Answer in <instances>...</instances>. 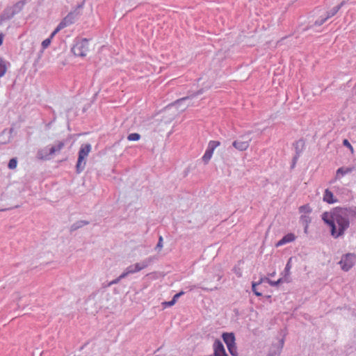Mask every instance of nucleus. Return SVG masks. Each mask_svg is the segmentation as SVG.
I'll return each mask as SVG.
<instances>
[{
    "instance_id": "obj_1",
    "label": "nucleus",
    "mask_w": 356,
    "mask_h": 356,
    "mask_svg": "<svg viewBox=\"0 0 356 356\" xmlns=\"http://www.w3.org/2000/svg\"><path fill=\"white\" fill-rule=\"evenodd\" d=\"M90 151L91 145L90 144H84L81 145L79 152V157L76 165L77 173H81L84 170L86 164V159Z\"/></svg>"
},
{
    "instance_id": "obj_2",
    "label": "nucleus",
    "mask_w": 356,
    "mask_h": 356,
    "mask_svg": "<svg viewBox=\"0 0 356 356\" xmlns=\"http://www.w3.org/2000/svg\"><path fill=\"white\" fill-rule=\"evenodd\" d=\"M89 50L88 40L86 38L76 42L72 48V51L76 56L84 57Z\"/></svg>"
},
{
    "instance_id": "obj_3",
    "label": "nucleus",
    "mask_w": 356,
    "mask_h": 356,
    "mask_svg": "<svg viewBox=\"0 0 356 356\" xmlns=\"http://www.w3.org/2000/svg\"><path fill=\"white\" fill-rule=\"evenodd\" d=\"M24 3L22 2H17L13 6L6 8L0 16L4 21L8 20L19 13L22 9Z\"/></svg>"
},
{
    "instance_id": "obj_4",
    "label": "nucleus",
    "mask_w": 356,
    "mask_h": 356,
    "mask_svg": "<svg viewBox=\"0 0 356 356\" xmlns=\"http://www.w3.org/2000/svg\"><path fill=\"white\" fill-rule=\"evenodd\" d=\"M252 138L248 134H245L240 136L238 139L232 143V146L238 151H245L249 146Z\"/></svg>"
},
{
    "instance_id": "obj_5",
    "label": "nucleus",
    "mask_w": 356,
    "mask_h": 356,
    "mask_svg": "<svg viewBox=\"0 0 356 356\" xmlns=\"http://www.w3.org/2000/svg\"><path fill=\"white\" fill-rule=\"evenodd\" d=\"M76 19V14L74 13H69L57 26L55 30L51 33V37H54L58 31L65 27L73 24Z\"/></svg>"
},
{
    "instance_id": "obj_6",
    "label": "nucleus",
    "mask_w": 356,
    "mask_h": 356,
    "mask_svg": "<svg viewBox=\"0 0 356 356\" xmlns=\"http://www.w3.org/2000/svg\"><path fill=\"white\" fill-rule=\"evenodd\" d=\"M355 261L356 257L354 254H347L342 257L339 261V264L342 270L348 271L353 267Z\"/></svg>"
},
{
    "instance_id": "obj_7",
    "label": "nucleus",
    "mask_w": 356,
    "mask_h": 356,
    "mask_svg": "<svg viewBox=\"0 0 356 356\" xmlns=\"http://www.w3.org/2000/svg\"><path fill=\"white\" fill-rule=\"evenodd\" d=\"M220 145V143L219 141H217V140L209 141V143L208 144L207 149L202 158L204 164H207L209 162L210 159L212 157L213 151Z\"/></svg>"
},
{
    "instance_id": "obj_8",
    "label": "nucleus",
    "mask_w": 356,
    "mask_h": 356,
    "mask_svg": "<svg viewBox=\"0 0 356 356\" xmlns=\"http://www.w3.org/2000/svg\"><path fill=\"white\" fill-rule=\"evenodd\" d=\"M147 266L148 264L146 261H143L142 263H137L135 265L129 266L126 268L125 271L120 276V278H124L129 274L139 272L141 270L145 268Z\"/></svg>"
},
{
    "instance_id": "obj_9",
    "label": "nucleus",
    "mask_w": 356,
    "mask_h": 356,
    "mask_svg": "<svg viewBox=\"0 0 356 356\" xmlns=\"http://www.w3.org/2000/svg\"><path fill=\"white\" fill-rule=\"evenodd\" d=\"M344 208H335L332 210V221L334 222H348Z\"/></svg>"
},
{
    "instance_id": "obj_10",
    "label": "nucleus",
    "mask_w": 356,
    "mask_h": 356,
    "mask_svg": "<svg viewBox=\"0 0 356 356\" xmlns=\"http://www.w3.org/2000/svg\"><path fill=\"white\" fill-rule=\"evenodd\" d=\"M330 228L331 234L337 238L341 236L349 224H328Z\"/></svg>"
},
{
    "instance_id": "obj_11",
    "label": "nucleus",
    "mask_w": 356,
    "mask_h": 356,
    "mask_svg": "<svg viewBox=\"0 0 356 356\" xmlns=\"http://www.w3.org/2000/svg\"><path fill=\"white\" fill-rule=\"evenodd\" d=\"M204 92V90L203 89H200L199 90L197 93L195 94H193L190 96H187V97H183V98H181L178 100H177L172 106H169L168 107V109H170L172 107H174V106H176L177 108H180L181 111H184L186 107L184 108H181V105L184 103L186 101H188L190 99L198 95H200V94H202Z\"/></svg>"
},
{
    "instance_id": "obj_12",
    "label": "nucleus",
    "mask_w": 356,
    "mask_h": 356,
    "mask_svg": "<svg viewBox=\"0 0 356 356\" xmlns=\"http://www.w3.org/2000/svg\"><path fill=\"white\" fill-rule=\"evenodd\" d=\"M214 356H227L224 346L220 341H216L213 344Z\"/></svg>"
},
{
    "instance_id": "obj_13",
    "label": "nucleus",
    "mask_w": 356,
    "mask_h": 356,
    "mask_svg": "<svg viewBox=\"0 0 356 356\" xmlns=\"http://www.w3.org/2000/svg\"><path fill=\"white\" fill-rule=\"evenodd\" d=\"M296 236L293 234H287L281 240L276 243V247L284 245L286 243L293 242L296 239Z\"/></svg>"
},
{
    "instance_id": "obj_14",
    "label": "nucleus",
    "mask_w": 356,
    "mask_h": 356,
    "mask_svg": "<svg viewBox=\"0 0 356 356\" xmlns=\"http://www.w3.org/2000/svg\"><path fill=\"white\" fill-rule=\"evenodd\" d=\"M222 339L227 346H230L235 343V337L233 333H224L222 334Z\"/></svg>"
},
{
    "instance_id": "obj_15",
    "label": "nucleus",
    "mask_w": 356,
    "mask_h": 356,
    "mask_svg": "<svg viewBox=\"0 0 356 356\" xmlns=\"http://www.w3.org/2000/svg\"><path fill=\"white\" fill-rule=\"evenodd\" d=\"M346 211V216L347 217V222H349L350 220H356V207L355 208H344Z\"/></svg>"
},
{
    "instance_id": "obj_16",
    "label": "nucleus",
    "mask_w": 356,
    "mask_h": 356,
    "mask_svg": "<svg viewBox=\"0 0 356 356\" xmlns=\"http://www.w3.org/2000/svg\"><path fill=\"white\" fill-rule=\"evenodd\" d=\"M64 145H65V144L63 142H61V141L58 142L56 143V145L49 148V154H51V156L57 152H59L63 149Z\"/></svg>"
},
{
    "instance_id": "obj_17",
    "label": "nucleus",
    "mask_w": 356,
    "mask_h": 356,
    "mask_svg": "<svg viewBox=\"0 0 356 356\" xmlns=\"http://www.w3.org/2000/svg\"><path fill=\"white\" fill-rule=\"evenodd\" d=\"M344 5V1H342L339 5L332 8L330 11L327 12L325 17H327V19L334 15H335L341 8Z\"/></svg>"
},
{
    "instance_id": "obj_18",
    "label": "nucleus",
    "mask_w": 356,
    "mask_h": 356,
    "mask_svg": "<svg viewBox=\"0 0 356 356\" xmlns=\"http://www.w3.org/2000/svg\"><path fill=\"white\" fill-rule=\"evenodd\" d=\"M49 156H51V154H49L48 147H44V149H40L37 154V156L40 159H49Z\"/></svg>"
},
{
    "instance_id": "obj_19",
    "label": "nucleus",
    "mask_w": 356,
    "mask_h": 356,
    "mask_svg": "<svg viewBox=\"0 0 356 356\" xmlns=\"http://www.w3.org/2000/svg\"><path fill=\"white\" fill-rule=\"evenodd\" d=\"M323 200L327 202V203L334 202V200H333V194L328 189H326L325 191V194L323 195Z\"/></svg>"
},
{
    "instance_id": "obj_20",
    "label": "nucleus",
    "mask_w": 356,
    "mask_h": 356,
    "mask_svg": "<svg viewBox=\"0 0 356 356\" xmlns=\"http://www.w3.org/2000/svg\"><path fill=\"white\" fill-rule=\"evenodd\" d=\"M353 170H354L353 167L339 168L337 170V176H338V175H339V174H341L342 176H343L346 174L350 173Z\"/></svg>"
},
{
    "instance_id": "obj_21",
    "label": "nucleus",
    "mask_w": 356,
    "mask_h": 356,
    "mask_svg": "<svg viewBox=\"0 0 356 356\" xmlns=\"http://www.w3.org/2000/svg\"><path fill=\"white\" fill-rule=\"evenodd\" d=\"M322 220L324 222H334L332 221V211L331 212H325L322 214Z\"/></svg>"
},
{
    "instance_id": "obj_22",
    "label": "nucleus",
    "mask_w": 356,
    "mask_h": 356,
    "mask_svg": "<svg viewBox=\"0 0 356 356\" xmlns=\"http://www.w3.org/2000/svg\"><path fill=\"white\" fill-rule=\"evenodd\" d=\"M299 211H300V214L309 215L311 213L312 209L309 205L306 204V205L301 206L299 208Z\"/></svg>"
},
{
    "instance_id": "obj_23",
    "label": "nucleus",
    "mask_w": 356,
    "mask_h": 356,
    "mask_svg": "<svg viewBox=\"0 0 356 356\" xmlns=\"http://www.w3.org/2000/svg\"><path fill=\"white\" fill-rule=\"evenodd\" d=\"M140 138V135L138 133H132L128 135L127 139L129 141H138Z\"/></svg>"
},
{
    "instance_id": "obj_24",
    "label": "nucleus",
    "mask_w": 356,
    "mask_h": 356,
    "mask_svg": "<svg viewBox=\"0 0 356 356\" xmlns=\"http://www.w3.org/2000/svg\"><path fill=\"white\" fill-rule=\"evenodd\" d=\"M227 348L232 355H233V356L238 355L237 348H236L235 343L231 345L230 346H227Z\"/></svg>"
},
{
    "instance_id": "obj_25",
    "label": "nucleus",
    "mask_w": 356,
    "mask_h": 356,
    "mask_svg": "<svg viewBox=\"0 0 356 356\" xmlns=\"http://www.w3.org/2000/svg\"><path fill=\"white\" fill-rule=\"evenodd\" d=\"M17 160L16 158H13L11 159L10 161H9V163H8V168L10 169H15L16 167H17Z\"/></svg>"
},
{
    "instance_id": "obj_26",
    "label": "nucleus",
    "mask_w": 356,
    "mask_h": 356,
    "mask_svg": "<svg viewBox=\"0 0 356 356\" xmlns=\"http://www.w3.org/2000/svg\"><path fill=\"white\" fill-rule=\"evenodd\" d=\"M6 72V67L4 61L0 60V77L3 76Z\"/></svg>"
},
{
    "instance_id": "obj_27",
    "label": "nucleus",
    "mask_w": 356,
    "mask_h": 356,
    "mask_svg": "<svg viewBox=\"0 0 356 356\" xmlns=\"http://www.w3.org/2000/svg\"><path fill=\"white\" fill-rule=\"evenodd\" d=\"M52 38H53V37H51V35L49 38H48L42 41V47L43 49H46L50 45Z\"/></svg>"
},
{
    "instance_id": "obj_28",
    "label": "nucleus",
    "mask_w": 356,
    "mask_h": 356,
    "mask_svg": "<svg viewBox=\"0 0 356 356\" xmlns=\"http://www.w3.org/2000/svg\"><path fill=\"white\" fill-rule=\"evenodd\" d=\"M261 283V281L259 282V283H256V282H252V291L254 293V294L257 296H261L262 294L261 293L259 292L257 289V286L258 284H259Z\"/></svg>"
},
{
    "instance_id": "obj_29",
    "label": "nucleus",
    "mask_w": 356,
    "mask_h": 356,
    "mask_svg": "<svg viewBox=\"0 0 356 356\" xmlns=\"http://www.w3.org/2000/svg\"><path fill=\"white\" fill-rule=\"evenodd\" d=\"M327 20V17H321L319 19H318L317 20H316V22H314V26H321L322 25L323 23H325L326 21Z\"/></svg>"
},
{
    "instance_id": "obj_30",
    "label": "nucleus",
    "mask_w": 356,
    "mask_h": 356,
    "mask_svg": "<svg viewBox=\"0 0 356 356\" xmlns=\"http://www.w3.org/2000/svg\"><path fill=\"white\" fill-rule=\"evenodd\" d=\"M300 220L302 221V222H309L312 220V219L308 215L301 214Z\"/></svg>"
},
{
    "instance_id": "obj_31",
    "label": "nucleus",
    "mask_w": 356,
    "mask_h": 356,
    "mask_svg": "<svg viewBox=\"0 0 356 356\" xmlns=\"http://www.w3.org/2000/svg\"><path fill=\"white\" fill-rule=\"evenodd\" d=\"M343 145L347 147L351 151V152L353 153V147L347 139H344L343 140Z\"/></svg>"
},
{
    "instance_id": "obj_32",
    "label": "nucleus",
    "mask_w": 356,
    "mask_h": 356,
    "mask_svg": "<svg viewBox=\"0 0 356 356\" xmlns=\"http://www.w3.org/2000/svg\"><path fill=\"white\" fill-rule=\"evenodd\" d=\"M162 247H163V237L161 236H160L156 248L159 249H161Z\"/></svg>"
},
{
    "instance_id": "obj_33",
    "label": "nucleus",
    "mask_w": 356,
    "mask_h": 356,
    "mask_svg": "<svg viewBox=\"0 0 356 356\" xmlns=\"http://www.w3.org/2000/svg\"><path fill=\"white\" fill-rule=\"evenodd\" d=\"M268 283L271 285V286H277L278 284H280L281 282H282V279H279L276 282H273V281H271V280H268Z\"/></svg>"
},
{
    "instance_id": "obj_34",
    "label": "nucleus",
    "mask_w": 356,
    "mask_h": 356,
    "mask_svg": "<svg viewBox=\"0 0 356 356\" xmlns=\"http://www.w3.org/2000/svg\"><path fill=\"white\" fill-rule=\"evenodd\" d=\"M184 293L183 291H181L177 294H175L174 296H173V299L175 300L176 301L177 300V299L184 294Z\"/></svg>"
},
{
    "instance_id": "obj_35",
    "label": "nucleus",
    "mask_w": 356,
    "mask_h": 356,
    "mask_svg": "<svg viewBox=\"0 0 356 356\" xmlns=\"http://www.w3.org/2000/svg\"><path fill=\"white\" fill-rule=\"evenodd\" d=\"M177 301L175 300H174L173 298L172 299V300L168 302H165V304L168 306H172L173 305L175 304Z\"/></svg>"
},
{
    "instance_id": "obj_36",
    "label": "nucleus",
    "mask_w": 356,
    "mask_h": 356,
    "mask_svg": "<svg viewBox=\"0 0 356 356\" xmlns=\"http://www.w3.org/2000/svg\"><path fill=\"white\" fill-rule=\"evenodd\" d=\"M121 279H122V278H120V277H119L118 279H117V280H115L112 281V282L109 284V285H111V284H117V283L118 282V281H119L120 280H121Z\"/></svg>"
},
{
    "instance_id": "obj_37",
    "label": "nucleus",
    "mask_w": 356,
    "mask_h": 356,
    "mask_svg": "<svg viewBox=\"0 0 356 356\" xmlns=\"http://www.w3.org/2000/svg\"><path fill=\"white\" fill-rule=\"evenodd\" d=\"M2 42H3V38H2V36L0 35V45H1Z\"/></svg>"
},
{
    "instance_id": "obj_38",
    "label": "nucleus",
    "mask_w": 356,
    "mask_h": 356,
    "mask_svg": "<svg viewBox=\"0 0 356 356\" xmlns=\"http://www.w3.org/2000/svg\"><path fill=\"white\" fill-rule=\"evenodd\" d=\"M4 20L2 19V17L0 16V25L2 24V22H3Z\"/></svg>"
},
{
    "instance_id": "obj_39",
    "label": "nucleus",
    "mask_w": 356,
    "mask_h": 356,
    "mask_svg": "<svg viewBox=\"0 0 356 356\" xmlns=\"http://www.w3.org/2000/svg\"><path fill=\"white\" fill-rule=\"evenodd\" d=\"M289 268H290V266H289V264L288 263V264H286V269H287V270H288V269H289Z\"/></svg>"
}]
</instances>
